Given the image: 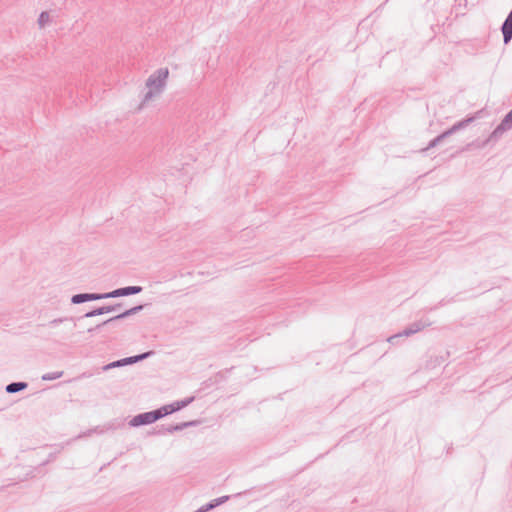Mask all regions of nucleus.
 I'll return each mask as SVG.
<instances>
[{
	"label": "nucleus",
	"instance_id": "22",
	"mask_svg": "<svg viewBox=\"0 0 512 512\" xmlns=\"http://www.w3.org/2000/svg\"><path fill=\"white\" fill-rule=\"evenodd\" d=\"M230 498V496H222V497H219V498H216V499H213L214 502H215V505L216 507H218L219 505L225 503L226 501H228Z\"/></svg>",
	"mask_w": 512,
	"mask_h": 512
},
{
	"label": "nucleus",
	"instance_id": "12",
	"mask_svg": "<svg viewBox=\"0 0 512 512\" xmlns=\"http://www.w3.org/2000/svg\"><path fill=\"white\" fill-rule=\"evenodd\" d=\"M28 387L27 382H11L5 387V391L9 394L20 392Z\"/></svg>",
	"mask_w": 512,
	"mask_h": 512
},
{
	"label": "nucleus",
	"instance_id": "13",
	"mask_svg": "<svg viewBox=\"0 0 512 512\" xmlns=\"http://www.w3.org/2000/svg\"><path fill=\"white\" fill-rule=\"evenodd\" d=\"M158 411L160 412V416L161 418L167 416V415H170L172 413H175L177 411H179V408L176 404V401L171 403V404H168V405H164L160 408H158Z\"/></svg>",
	"mask_w": 512,
	"mask_h": 512
},
{
	"label": "nucleus",
	"instance_id": "21",
	"mask_svg": "<svg viewBox=\"0 0 512 512\" xmlns=\"http://www.w3.org/2000/svg\"><path fill=\"white\" fill-rule=\"evenodd\" d=\"M512 126V119H508V115L506 114L505 117L502 119L501 123L498 125V127L505 128V131L510 129Z\"/></svg>",
	"mask_w": 512,
	"mask_h": 512
},
{
	"label": "nucleus",
	"instance_id": "26",
	"mask_svg": "<svg viewBox=\"0 0 512 512\" xmlns=\"http://www.w3.org/2000/svg\"><path fill=\"white\" fill-rule=\"evenodd\" d=\"M508 16L512 17V8H511V11L509 12Z\"/></svg>",
	"mask_w": 512,
	"mask_h": 512
},
{
	"label": "nucleus",
	"instance_id": "24",
	"mask_svg": "<svg viewBox=\"0 0 512 512\" xmlns=\"http://www.w3.org/2000/svg\"><path fill=\"white\" fill-rule=\"evenodd\" d=\"M508 119H512V109L507 113Z\"/></svg>",
	"mask_w": 512,
	"mask_h": 512
},
{
	"label": "nucleus",
	"instance_id": "23",
	"mask_svg": "<svg viewBox=\"0 0 512 512\" xmlns=\"http://www.w3.org/2000/svg\"><path fill=\"white\" fill-rule=\"evenodd\" d=\"M92 432H98V428L91 429V430H89L87 433H84V434L78 435V437H77V438H81V437H83V436H85V435H90Z\"/></svg>",
	"mask_w": 512,
	"mask_h": 512
},
{
	"label": "nucleus",
	"instance_id": "20",
	"mask_svg": "<svg viewBox=\"0 0 512 512\" xmlns=\"http://www.w3.org/2000/svg\"><path fill=\"white\" fill-rule=\"evenodd\" d=\"M194 399H195V397L191 396V397L185 398L183 400L176 401V404H177L179 410H181V409L187 407L189 404H191L194 401Z\"/></svg>",
	"mask_w": 512,
	"mask_h": 512
},
{
	"label": "nucleus",
	"instance_id": "5",
	"mask_svg": "<svg viewBox=\"0 0 512 512\" xmlns=\"http://www.w3.org/2000/svg\"><path fill=\"white\" fill-rule=\"evenodd\" d=\"M161 419L160 412L158 411V408L152 411L144 412L135 415L130 421L129 426L131 427H140L143 425H149L152 423H155Z\"/></svg>",
	"mask_w": 512,
	"mask_h": 512
},
{
	"label": "nucleus",
	"instance_id": "15",
	"mask_svg": "<svg viewBox=\"0 0 512 512\" xmlns=\"http://www.w3.org/2000/svg\"><path fill=\"white\" fill-rule=\"evenodd\" d=\"M121 307H122L121 303H116L113 305H106V306L98 307V311L100 312V315H103V314L110 313V312H117L121 309Z\"/></svg>",
	"mask_w": 512,
	"mask_h": 512
},
{
	"label": "nucleus",
	"instance_id": "1",
	"mask_svg": "<svg viewBox=\"0 0 512 512\" xmlns=\"http://www.w3.org/2000/svg\"><path fill=\"white\" fill-rule=\"evenodd\" d=\"M168 76V68H159L148 77L146 87L149 88V90L145 93L141 106L164 91Z\"/></svg>",
	"mask_w": 512,
	"mask_h": 512
},
{
	"label": "nucleus",
	"instance_id": "8",
	"mask_svg": "<svg viewBox=\"0 0 512 512\" xmlns=\"http://www.w3.org/2000/svg\"><path fill=\"white\" fill-rule=\"evenodd\" d=\"M142 290L143 288L141 286H126L117 288L107 293H101V296H103L102 299L118 298L123 296L135 295L142 292Z\"/></svg>",
	"mask_w": 512,
	"mask_h": 512
},
{
	"label": "nucleus",
	"instance_id": "19",
	"mask_svg": "<svg viewBox=\"0 0 512 512\" xmlns=\"http://www.w3.org/2000/svg\"><path fill=\"white\" fill-rule=\"evenodd\" d=\"M194 399H195V397L191 396V397L185 398L183 400L176 401V404H177L179 410H181V409L187 407L189 404H191L194 401Z\"/></svg>",
	"mask_w": 512,
	"mask_h": 512
},
{
	"label": "nucleus",
	"instance_id": "2",
	"mask_svg": "<svg viewBox=\"0 0 512 512\" xmlns=\"http://www.w3.org/2000/svg\"><path fill=\"white\" fill-rule=\"evenodd\" d=\"M98 315H100V312L98 311V307H97V308L85 313L82 317H79L77 319H75L73 317H64V318L53 319L48 322L47 326L54 328V327H57L60 323H64V322L71 323L70 326L62 334V338L69 339L73 336V331L77 326L76 321H80L83 318H90V317H94V316H98Z\"/></svg>",
	"mask_w": 512,
	"mask_h": 512
},
{
	"label": "nucleus",
	"instance_id": "17",
	"mask_svg": "<svg viewBox=\"0 0 512 512\" xmlns=\"http://www.w3.org/2000/svg\"><path fill=\"white\" fill-rule=\"evenodd\" d=\"M63 375V371H56V372H51V373H46L44 375H42V380L44 381H51V380H56L60 377H62Z\"/></svg>",
	"mask_w": 512,
	"mask_h": 512
},
{
	"label": "nucleus",
	"instance_id": "9",
	"mask_svg": "<svg viewBox=\"0 0 512 512\" xmlns=\"http://www.w3.org/2000/svg\"><path fill=\"white\" fill-rule=\"evenodd\" d=\"M504 132H505V128H503V127H498V126H497V127L492 131V133L489 135V137H488L486 140H484V141H482V142L475 141V142H473V143L469 144V145H468V147H470V146H475L476 148L483 149V148H485V147H486L487 145H489V144L494 145V144H496V143L499 141V139L503 136Z\"/></svg>",
	"mask_w": 512,
	"mask_h": 512
},
{
	"label": "nucleus",
	"instance_id": "3",
	"mask_svg": "<svg viewBox=\"0 0 512 512\" xmlns=\"http://www.w3.org/2000/svg\"><path fill=\"white\" fill-rule=\"evenodd\" d=\"M475 120V117H468L466 119H463L461 121H458L457 123H455L451 128L447 129L446 131H444L443 133H441L440 135H438L437 137H435L434 139H432L428 146L423 149V151H427L431 148H434L436 147L437 145H439L444 139L448 138L449 136H451L452 134L458 132L459 130L467 127L471 122H473Z\"/></svg>",
	"mask_w": 512,
	"mask_h": 512
},
{
	"label": "nucleus",
	"instance_id": "25",
	"mask_svg": "<svg viewBox=\"0 0 512 512\" xmlns=\"http://www.w3.org/2000/svg\"><path fill=\"white\" fill-rule=\"evenodd\" d=\"M107 429H116V427L114 425H109Z\"/></svg>",
	"mask_w": 512,
	"mask_h": 512
},
{
	"label": "nucleus",
	"instance_id": "18",
	"mask_svg": "<svg viewBox=\"0 0 512 512\" xmlns=\"http://www.w3.org/2000/svg\"><path fill=\"white\" fill-rule=\"evenodd\" d=\"M50 20V15L47 11H43L40 13L38 18V24L40 28H43Z\"/></svg>",
	"mask_w": 512,
	"mask_h": 512
},
{
	"label": "nucleus",
	"instance_id": "4",
	"mask_svg": "<svg viewBox=\"0 0 512 512\" xmlns=\"http://www.w3.org/2000/svg\"><path fill=\"white\" fill-rule=\"evenodd\" d=\"M200 422L198 420H192L187 422H181L174 425H161L154 428L152 431L149 432L150 435H165L167 433H174L178 431H182L185 428L188 427H195Z\"/></svg>",
	"mask_w": 512,
	"mask_h": 512
},
{
	"label": "nucleus",
	"instance_id": "14",
	"mask_svg": "<svg viewBox=\"0 0 512 512\" xmlns=\"http://www.w3.org/2000/svg\"><path fill=\"white\" fill-rule=\"evenodd\" d=\"M126 365H130L128 357L122 358V359L114 361V362H111V363L103 366L102 370L103 371H107V370H110L112 368L122 367V366H126Z\"/></svg>",
	"mask_w": 512,
	"mask_h": 512
},
{
	"label": "nucleus",
	"instance_id": "16",
	"mask_svg": "<svg viewBox=\"0 0 512 512\" xmlns=\"http://www.w3.org/2000/svg\"><path fill=\"white\" fill-rule=\"evenodd\" d=\"M154 354V351H147V352H144V353H141V354H138V355H134V356H130L128 357L129 358V363L130 365L131 364H135L137 362H140L144 359H147L149 358L150 356H152Z\"/></svg>",
	"mask_w": 512,
	"mask_h": 512
},
{
	"label": "nucleus",
	"instance_id": "7",
	"mask_svg": "<svg viewBox=\"0 0 512 512\" xmlns=\"http://www.w3.org/2000/svg\"><path fill=\"white\" fill-rule=\"evenodd\" d=\"M428 325H429L428 323H425L422 321L414 322V323L410 324L408 327H406L401 333L390 336L388 338V342L394 345L397 343V341L400 337L411 336V335L423 330Z\"/></svg>",
	"mask_w": 512,
	"mask_h": 512
},
{
	"label": "nucleus",
	"instance_id": "10",
	"mask_svg": "<svg viewBox=\"0 0 512 512\" xmlns=\"http://www.w3.org/2000/svg\"><path fill=\"white\" fill-rule=\"evenodd\" d=\"M101 293H79L71 297L72 304H82L88 301L101 300Z\"/></svg>",
	"mask_w": 512,
	"mask_h": 512
},
{
	"label": "nucleus",
	"instance_id": "6",
	"mask_svg": "<svg viewBox=\"0 0 512 512\" xmlns=\"http://www.w3.org/2000/svg\"><path fill=\"white\" fill-rule=\"evenodd\" d=\"M146 305L147 304H140V305L134 306V307H132L130 309H127L124 312H121L118 315L105 320L101 324L96 325L94 328H88V332L91 333V332L99 329L100 327H102L104 325H108V324L113 323V322H115L117 320H121V319L127 318L129 316L135 315V314L139 313L140 311H142Z\"/></svg>",
	"mask_w": 512,
	"mask_h": 512
},
{
	"label": "nucleus",
	"instance_id": "11",
	"mask_svg": "<svg viewBox=\"0 0 512 512\" xmlns=\"http://www.w3.org/2000/svg\"><path fill=\"white\" fill-rule=\"evenodd\" d=\"M501 31L503 34L504 43L508 44L512 39V17H506L501 26Z\"/></svg>",
	"mask_w": 512,
	"mask_h": 512
}]
</instances>
